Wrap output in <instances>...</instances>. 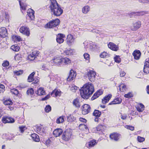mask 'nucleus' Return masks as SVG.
<instances>
[{"mask_svg":"<svg viewBox=\"0 0 149 149\" xmlns=\"http://www.w3.org/2000/svg\"><path fill=\"white\" fill-rule=\"evenodd\" d=\"M86 75L88 76L89 81L91 82L94 81L96 75V73L93 70H89L88 71Z\"/></svg>","mask_w":149,"mask_h":149,"instance_id":"20e7f679","label":"nucleus"},{"mask_svg":"<svg viewBox=\"0 0 149 149\" xmlns=\"http://www.w3.org/2000/svg\"><path fill=\"white\" fill-rule=\"evenodd\" d=\"M140 2L142 3H147L149 4V0H139Z\"/></svg>","mask_w":149,"mask_h":149,"instance_id":"e2e57ef3","label":"nucleus"},{"mask_svg":"<svg viewBox=\"0 0 149 149\" xmlns=\"http://www.w3.org/2000/svg\"><path fill=\"white\" fill-rule=\"evenodd\" d=\"M60 22V20L58 19H53L48 22L45 26L46 28H53L58 26Z\"/></svg>","mask_w":149,"mask_h":149,"instance_id":"7ed1b4c3","label":"nucleus"},{"mask_svg":"<svg viewBox=\"0 0 149 149\" xmlns=\"http://www.w3.org/2000/svg\"><path fill=\"white\" fill-rule=\"evenodd\" d=\"M119 90L121 92H124L126 91V86L123 84H122L119 86Z\"/></svg>","mask_w":149,"mask_h":149,"instance_id":"c9c22d12","label":"nucleus"},{"mask_svg":"<svg viewBox=\"0 0 149 149\" xmlns=\"http://www.w3.org/2000/svg\"><path fill=\"white\" fill-rule=\"evenodd\" d=\"M8 35L7 31L6 28L1 27L0 29V36L2 38H4Z\"/></svg>","mask_w":149,"mask_h":149,"instance_id":"f3484780","label":"nucleus"},{"mask_svg":"<svg viewBox=\"0 0 149 149\" xmlns=\"http://www.w3.org/2000/svg\"><path fill=\"white\" fill-rule=\"evenodd\" d=\"M64 116H60L59 118H57L56 120V122L58 124L62 123L64 121Z\"/></svg>","mask_w":149,"mask_h":149,"instance_id":"e433bc0d","label":"nucleus"},{"mask_svg":"<svg viewBox=\"0 0 149 149\" xmlns=\"http://www.w3.org/2000/svg\"><path fill=\"white\" fill-rule=\"evenodd\" d=\"M61 62L62 63H64L65 64H68L70 63L71 61L69 59L67 58H61Z\"/></svg>","mask_w":149,"mask_h":149,"instance_id":"f704fd0d","label":"nucleus"},{"mask_svg":"<svg viewBox=\"0 0 149 149\" xmlns=\"http://www.w3.org/2000/svg\"><path fill=\"white\" fill-rule=\"evenodd\" d=\"M52 63L56 65H60L62 64L61 58L60 57H55L51 60Z\"/></svg>","mask_w":149,"mask_h":149,"instance_id":"ddd939ff","label":"nucleus"},{"mask_svg":"<svg viewBox=\"0 0 149 149\" xmlns=\"http://www.w3.org/2000/svg\"><path fill=\"white\" fill-rule=\"evenodd\" d=\"M72 135V132H71L65 131L63 134L62 138L65 141H68L71 138Z\"/></svg>","mask_w":149,"mask_h":149,"instance_id":"1a4fd4ad","label":"nucleus"},{"mask_svg":"<svg viewBox=\"0 0 149 149\" xmlns=\"http://www.w3.org/2000/svg\"><path fill=\"white\" fill-rule=\"evenodd\" d=\"M51 143V141L49 139H48L46 141V145L47 146H49Z\"/></svg>","mask_w":149,"mask_h":149,"instance_id":"338daca9","label":"nucleus"},{"mask_svg":"<svg viewBox=\"0 0 149 149\" xmlns=\"http://www.w3.org/2000/svg\"><path fill=\"white\" fill-rule=\"evenodd\" d=\"M50 97V94H48L45 97L41 99L40 101H45L47 100Z\"/></svg>","mask_w":149,"mask_h":149,"instance_id":"bf43d9fd","label":"nucleus"},{"mask_svg":"<svg viewBox=\"0 0 149 149\" xmlns=\"http://www.w3.org/2000/svg\"><path fill=\"white\" fill-rule=\"evenodd\" d=\"M34 93L33 89L31 88L27 90L26 93L28 95H32Z\"/></svg>","mask_w":149,"mask_h":149,"instance_id":"864d4df0","label":"nucleus"},{"mask_svg":"<svg viewBox=\"0 0 149 149\" xmlns=\"http://www.w3.org/2000/svg\"><path fill=\"white\" fill-rule=\"evenodd\" d=\"M84 56L85 59L88 61V62H89V55L87 53H85L84 54Z\"/></svg>","mask_w":149,"mask_h":149,"instance_id":"3c124183","label":"nucleus"},{"mask_svg":"<svg viewBox=\"0 0 149 149\" xmlns=\"http://www.w3.org/2000/svg\"><path fill=\"white\" fill-rule=\"evenodd\" d=\"M62 130L60 128L55 130L53 132V134L56 137L60 136L62 133Z\"/></svg>","mask_w":149,"mask_h":149,"instance_id":"aec40b11","label":"nucleus"},{"mask_svg":"<svg viewBox=\"0 0 149 149\" xmlns=\"http://www.w3.org/2000/svg\"><path fill=\"white\" fill-rule=\"evenodd\" d=\"M65 37V35L61 33L58 34L56 36V40L57 42L59 44L63 43L64 41L63 38Z\"/></svg>","mask_w":149,"mask_h":149,"instance_id":"2eb2a0df","label":"nucleus"},{"mask_svg":"<svg viewBox=\"0 0 149 149\" xmlns=\"http://www.w3.org/2000/svg\"><path fill=\"white\" fill-rule=\"evenodd\" d=\"M14 73L17 75H19L23 73V70H20L18 71H14Z\"/></svg>","mask_w":149,"mask_h":149,"instance_id":"6e6d98bb","label":"nucleus"},{"mask_svg":"<svg viewBox=\"0 0 149 149\" xmlns=\"http://www.w3.org/2000/svg\"><path fill=\"white\" fill-rule=\"evenodd\" d=\"M136 109L139 112H142L144 109V106L142 104H140L137 106Z\"/></svg>","mask_w":149,"mask_h":149,"instance_id":"2f4dec72","label":"nucleus"},{"mask_svg":"<svg viewBox=\"0 0 149 149\" xmlns=\"http://www.w3.org/2000/svg\"><path fill=\"white\" fill-rule=\"evenodd\" d=\"M19 31L22 34L25 35L27 36L29 35V28L26 26H22L20 28Z\"/></svg>","mask_w":149,"mask_h":149,"instance_id":"0eeeda50","label":"nucleus"},{"mask_svg":"<svg viewBox=\"0 0 149 149\" xmlns=\"http://www.w3.org/2000/svg\"><path fill=\"white\" fill-rule=\"evenodd\" d=\"M76 72L73 70H70L68 77L67 78V81H70L73 80L76 77Z\"/></svg>","mask_w":149,"mask_h":149,"instance_id":"9d476101","label":"nucleus"},{"mask_svg":"<svg viewBox=\"0 0 149 149\" xmlns=\"http://www.w3.org/2000/svg\"><path fill=\"white\" fill-rule=\"evenodd\" d=\"M112 95L111 94H109L107 95L102 100V102L104 104H106L108 102L109 100L111 98Z\"/></svg>","mask_w":149,"mask_h":149,"instance_id":"412c9836","label":"nucleus"},{"mask_svg":"<svg viewBox=\"0 0 149 149\" xmlns=\"http://www.w3.org/2000/svg\"><path fill=\"white\" fill-rule=\"evenodd\" d=\"M114 60L115 62L119 63L121 61V59L119 56H116L114 58Z\"/></svg>","mask_w":149,"mask_h":149,"instance_id":"8fccbe9b","label":"nucleus"},{"mask_svg":"<svg viewBox=\"0 0 149 149\" xmlns=\"http://www.w3.org/2000/svg\"><path fill=\"white\" fill-rule=\"evenodd\" d=\"M144 65L149 67V58L146 59Z\"/></svg>","mask_w":149,"mask_h":149,"instance_id":"69168bd1","label":"nucleus"},{"mask_svg":"<svg viewBox=\"0 0 149 149\" xmlns=\"http://www.w3.org/2000/svg\"><path fill=\"white\" fill-rule=\"evenodd\" d=\"M2 121L4 123H13L15 122L14 118L4 116L2 119Z\"/></svg>","mask_w":149,"mask_h":149,"instance_id":"9b49d317","label":"nucleus"},{"mask_svg":"<svg viewBox=\"0 0 149 149\" xmlns=\"http://www.w3.org/2000/svg\"><path fill=\"white\" fill-rule=\"evenodd\" d=\"M46 94L45 91L43 87H41L38 89V95L41 96Z\"/></svg>","mask_w":149,"mask_h":149,"instance_id":"393cba45","label":"nucleus"},{"mask_svg":"<svg viewBox=\"0 0 149 149\" xmlns=\"http://www.w3.org/2000/svg\"><path fill=\"white\" fill-rule=\"evenodd\" d=\"M19 128L20 131L22 133L23 132L24 130L26 129V127L25 126H19Z\"/></svg>","mask_w":149,"mask_h":149,"instance_id":"13d9d810","label":"nucleus"},{"mask_svg":"<svg viewBox=\"0 0 149 149\" xmlns=\"http://www.w3.org/2000/svg\"><path fill=\"white\" fill-rule=\"evenodd\" d=\"M146 13L145 12H133L132 13V14H134L138 15H143L146 14Z\"/></svg>","mask_w":149,"mask_h":149,"instance_id":"49530a36","label":"nucleus"},{"mask_svg":"<svg viewBox=\"0 0 149 149\" xmlns=\"http://www.w3.org/2000/svg\"><path fill=\"white\" fill-rule=\"evenodd\" d=\"M120 135L117 133H114L110 135V138L112 140L115 141H117L119 139Z\"/></svg>","mask_w":149,"mask_h":149,"instance_id":"a211bd4d","label":"nucleus"},{"mask_svg":"<svg viewBox=\"0 0 149 149\" xmlns=\"http://www.w3.org/2000/svg\"><path fill=\"white\" fill-rule=\"evenodd\" d=\"M143 72L146 74L149 73V67L144 65Z\"/></svg>","mask_w":149,"mask_h":149,"instance_id":"de8ad7c7","label":"nucleus"},{"mask_svg":"<svg viewBox=\"0 0 149 149\" xmlns=\"http://www.w3.org/2000/svg\"><path fill=\"white\" fill-rule=\"evenodd\" d=\"M11 48L14 51L18 52L19 50V48L17 45H14L11 46Z\"/></svg>","mask_w":149,"mask_h":149,"instance_id":"58836bf2","label":"nucleus"},{"mask_svg":"<svg viewBox=\"0 0 149 149\" xmlns=\"http://www.w3.org/2000/svg\"><path fill=\"white\" fill-rule=\"evenodd\" d=\"M86 50L88 51L92 49L93 46H92L90 44H88L85 46Z\"/></svg>","mask_w":149,"mask_h":149,"instance_id":"c03bdc74","label":"nucleus"},{"mask_svg":"<svg viewBox=\"0 0 149 149\" xmlns=\"http://www.w3.org/2000/svg\"><path fill=\"white\" fill-rule=\"evenodd\" d=\"M75 38L71 34H68L66 39V43L69 46L71 45L74 42Z\"/></svg>","mask_w":149,"mask_h":149,"instance_id":"6e6552de","label":"nucleus"},{"mask_svg":"<svg viewBox=\"0 0 149 149\" xmlns=\"http://www.w3.org/2000/svg\"><path fill=\"white\" fill-rule=\"evenodd\" d=\"M93 115L96 118H99L101 115V112L98 110H95L93 113Z\"/></svg>","mask_w":149,"mask_h":149,"instance_id":"473e14b6","label":"nucleus"},{"mask_svg":"<svg viewBox=\"0 0 149 149\" xmlns=\"http://www.w3.org/2000/svg\"><path fill=\"white\" fill-rule=\"evenodd\" d=\"M50 95L54 97L60 96L61 95V91L59 90L55 89L51 93Z\"/></svg>","mask_w":149,"mask_h":149,"instance_id":"6ab92c4d","label":"nucleus"},{"mask_svg":"<svg viewBox=\"0 0 149 149\" xmlns=\"http://www.w3.org/2000/svg\"><path fill=\"white\" fill-rule=\"evenodd\" d=\"M91 108L88 104H85L82 106V113L83 115H86L89 113Z\"/></svg>","mask_w":149,"mask_h":149,"instance_id":"39448f33","label":"nucleus"},{"mask_svg":"<svg viewBox=\"0 0 149 149\" xmlns=\"http://www.w3.org/2000/svg\"><path fill=\"white\" fill-rule=\"evenodd\" d=\"M74 52V50L69 48L65 50L64 53L66 55H71L73 54Z\"/></svg>","mask_w":149,"mask_h":149,"instance_id":"cd10ccee","label":"nucleus"},{"mask_svg":"<svg viewBox=\"0 0 149 149\" xmlns=\"http://www.w3.org/2000/svg\"><path fill=\"white\" fill-rule=\"evenodd\" d=\"M45 130L42 127H38V134H40L42 136H44L45 134Z\"/></svg>","mask_w":149,"mask_h":149,"instance_id":"c85d7f7f","label":"nucleus"},{"mask_svg":"<svg viewBox=\"0 0 149 149\" xmlns=\"http://www.w3.org/2000/svg\"><path fill=\"white\" fill-rule=\"evenodd\" d=\"M34 13V11L31 8H29L27 10V15L31 20H33L35 19Z\"/></svg>","mask_w":149,"mask_h":149,"instance_id":"dca6fc26","label":"nucleus"},{"mask_svg":"<svg viewBox=\"0 0 149 149\" xmlns=\"http://www.w3.org/2000/svg\"><path fill=\"white\" fill-rule=\"evenodd\" d=\"M34 54V52H33L32 54H30L28 56V58L30 60H33L35 59L36 56V55Z\"/></svg>","mask_w":149,"mask_h":149,"instance_id":"37998d69","label":"nucleus"},{"mask_svg":"<svg viewBox=\"0 0 149 149\" xmlns=\"http://www.w3.org/2000/svg\"><path fill=\"white\" fill-rule=\"evenodd\" d=\"M132 96L131 93H129L127 94H125L124 96L126 97H130Z\"/></svg>","mask_w":149,"mask_h":149,"instance_id":"774afa93","label":"nucleus"},{"mask_svg":"<svg viewBox=\"0 0 149 149\" xmlns=\"http://www.w3.org/2000/svg\"><path fill=\"white\" fill-rule=\"evenodd\" d=\"M75 120L74 117L71 115H70L67 117V121L68 122H71Z\"/></svg>","mask_w":149,"mask_h":149,"instance_id":"ea45409f","label":"nucleus"},{"mask_svg":"<svg viewBox=\"0 0 149 149\" xmlns=\"http://www.w3.org/2000/svg\"><path fill=\"white\" fill-rule=\"evenodd\" d=\"M141 25V22L137 21L133 22L132 25L130 26V29L133 31H135L139 28Z\"/></svg>","mask_w":149,"mask_h":149,"instance_id":"423d86ee","label":"nucleus"},{"mask_svg":"<svg viewBox=\"0 0 149 149\" xmlns=\"http://www.w3.org/2000/svg\"><path fill=\"white\" fill-rule=\"evenodd\" d=\"M11 92L13 93L16 95H17L19 93L17 89L15 88L11 89Z\"/></svg>","mask_w":149,"mask_h":149,"instance_id":"603ef678","label":"nucleus"},{"mask_svg":"<svg viewBox=\"0 0 149 149\" xmlns=\"http://www.w3.org/2000/svg\"><path fill=\"white\" fill-rule=\"evenodd\" d=\"M133 55L134 56V58L136 59H139L141 56V53L139 50L135 51L133 53Z\"/></svg>","mask_w":149,"mask_h":149,"instance_id":"4be33fe9","label":"nucleus"},{"mask_svg":"<svg viewBox=\"0 0 149 149\" xmlns=\"http://www.w3.org/2000/svg\"><path fill=\"white\" fill-rule=\"evenodd\" d=\"M19 5L20 6L21 10L22 11V10H25L26 9V7L27 6V5L25 3L21 2V1H19Z\"/></svg>","mask_w":149,"mask_h":149,"instance_id":"c756f323","label":"nucleus"},{"mask_svg":"<svg viewBox=\"0 0 149 149\" xmlns=\"http://www.w3.org/2000/svg\"><path fill=\"white\" fill-rule=\"evenodd\" d=\"M4 104L5 105H12L13 104V102L10 100L9 99L6 100L4 102Z\"/></svg>","mask_w":149,"mask_h":149,"instance_id":"79ce46f5","label":"nucleus"},{"mask_svg":"<svg viewBox=\"0 0 149 149\" xmlns=\"http://www.w3.org/2000/svg\"><path fill=\"white\" fill-rule=\"evenodd\" d=\"M108 46L111 49L115 51H117L119 49L118 45L112 42H110L108 44Z\"/></svg>","mask_w":149,"mask_h":149,"instance_id":"4468645a","label":"nucleus"},{"mask_svg":"<svg viewBox=\"0 0 149 149\" xmlns=\"http://www.w3.org/2000/svg\"><path fill=\"white\" fill-rule=\"evenodd\" d=\"M94 90V87L92 84L90 83L86 84L81 88V95L83 98L87 99L93 93Z\"/></svg>","mask_w":149,"mask_h":149,"instance_id":"f257e3e1","label":"nucleus"},{"mask_svg":"<svg viewBox=\"0 0 149 149\" xmlns=\"http://www.w3.org/2000/svg\"><path fill=\"white\" fill-rule=\"evenodd\" d=\"M122 100L120 98L117 97L115 98L114 100L111 102L109 103V105L119 104L121 103Z\"/></svg>","mask_w":149,"mask_h":149,"instance_id":"b1692460","label":"nucleus"},{"mask_svg":"<svg viewBox=\"0 0 149 149\" xmlns=\"http://www.w3.org/2000/svg\"><path fill=\"white\" fill-rule=\"evenodd\" d=\"M78 87L75 86L73 85L71 88V90L73 92H75V90H77Z\"/></svg>","mask_w":149,"mask_h":149,"instance_id":"0e129e2a","label":"nucleus"},{"mask_svg":"<svg viewBox=\"0 0 149 149\" xmlns=\"http://www.w3.org/2000/svg\"><path fill=\"white\" fill-rule=\"evenodd\" d=\"M90 7L88 6H86L83 7L82 9V12L84 14H87L90 10Z\"/></svg>","mask_w":149,"mask_h":149,"instance_id":"a878e982","label":"nucleus"},{"mask_svg":"<svg viewBox=\"0 0 149 149\" xmlns=\"http://www.w3.org/2000/svg\"><path fill=\"white\" fill-rule=\"evenodd\" d=\"M105 127L102 125H98L96 127V133L100 134H103V132L105 130Z\"/></svg>","mask_w":149,"mask_h":149,"instance_id":"f8f14e48","label":"nucleus"},{"mask_svg":"<svg viewBox=\"0 0 149 149\" xmlns=\"http://www.w3.org/2000/svg\"><path fill=\"white\" fill-rule=\"evenodd\" d=\"M50 4L49 6L51 12L55 16H60L63 13V10L56 0H50Z\"/></svg>","mask_w":149,"mask_h":149,"instance_id":"f03ea898","label":"nucleus"},{"mask_svg":"<svg viewBox=\"0 0 149 149\" xmlns=\"http://www.w3.org/2000/svg\"><path fill=\"white\" fill-rule=\"evenodd\" d=\"M79 127L80 128L84 130H87L88 129V127L84 124H80L79 125Z\"/></svg>","mask_w":149,"mask_h":149,"instance_id":"4d7b16f0","label":"nucleus"},{"mask_svg":"<svg viewBox=\"0 0 149 149\" xmlns=\"http://www.w3.org/2000/svg\"><path fill=\"white\" fill-rule=\"evenodd\" d=\"M102 93L103 92L101 90H100L97 91L94 94L92 97H91L92 100H93L95 99L98 97L99 96L101 95Z\"/></svg>","mask_w":149,"mask_h":149,"instance_id":"5701e85b","label":"nucleus"},{"mask_svg":"<svg viewBox=\"0 0 149 149\" xmlns=\"http://www.w3.org/2000/svg\"><path fill=\"white\" fill-rule=\"evenodd\" d=\"M137 139L138 141L140 142H142L145 140V139L143 137L140 136H138Z\"/></svg>","mask_w":149,"mask_h":149,"instance_id":"680f3d73","label":"nucleus"},{"mask_svg":"<svg viewBox=\"0 0 149 149\" xmlns=\"http://www.w3.org/2000/svg\"><path fill=\"white\" fill-rule=\"evenodd\" d=\"M51 110V107L49 105L46 106L45 108V111L46 112L48 113Z\"/></svg>","mask_w":149,"mask_h":149,"instance_id":"09e8293b","label":"nucleus"},{"mask_svg":"<svg viewBox=\"0 0 149 149\" xmlns=\"http://www.w3.org/2000/svg\"><path fill=\"white\" fill-rule=\"evenodd\" d=\"M74 106L77 107H79L80 106V103L78 99L77 98L74 99L72 102Z\"/></svg>","mask_w":149,"mask_h":149,"instance_id":"7c9ffc66","label":"nucleus"},{"mask_svg":"<svg viewBox=\"0 0 149 149\" xmlns=\"http://www.w3.org/2000/svg\"><path fill=\"white\" fill-rule=\"evenodd\" d=\"M5 86L2 84H0V93H3L5 90Z\"/></svg>","mask_w":149,"mask_h":149,"instance_id":"5fc2aeb1","label":"nucleus"},{"mask_svg":"<svg viewBox=\"0 0 149 149\" xmlns=\"http://www.w3.org/2000/svg\"><path fill=\"white\" fill-rule=\"evenodd\" d=\"M108 56L109 54L108 53L105 52L101 53L100 55V57L102 58H106Z\"/></svg>","mask_w":149,"mask_h":149,"instance_id":"a19ab883","label":"nucleus"},{"mask_svg":"<svg viewBox=\"0 0 149 149\" xmlns=\"http://www.w3.org/2000/svg\"><path fill=\"white\" fill-rule=\"evenodd\" d=\"M97 143L96 140H92L88 143V148H90L94 146Z\"/></svg>","mask_w":149,"mask_h":149,"instance_id":"72a5a7b5","label":"nucleus"},{"mask_svg":"<svg viewBox=\"0 0 149 149\" xmlns=\"http://www.w3.org/2000/svg\"><path fill=\"white\" fill-rule=\"evenodd\" d=\"M13 39L14 41H20L22 40L21 38L19 36H13Z\"/></svg>","mask_w":149,"mask_h":149,"instance_id":"4c0bfd02","label":"nucleus"},{"mask_svg":"<svg viewBox=\"0 0 149 149\" xmlns=\"http://www.w3.org/2000/svg\"><path fill=\"white\" fill-rule=\"evenodd\" d=\"M35 74V72H33L29 75L27 79L28 82H31L34 81V79L33 77Z\"/></svg>","mask_w":149,"mask_h":149,"instance_id":"bb28decb","label":"nucleus"},{"mask_svg":"<svg viewBox=\"0 0 149 149\" xmlns=\"http://www.w3.org/2000/svg\"><path fill=\"white\" fill-rule=\"evenodd\" d=\"M31 136L33 140L35 142H37V135L36 134L34 133L31 134Z\"/></svg>","mask_w":149,"mask_h":149,"instance_id":"a18cd8bd","label":"nucleus"},{"mask_svg":"<svg viewBox=\"0 0 149 149\" xmlns=\"http://www.w3.org/2000/svg\"><path fill=\"white\" fill-rule=\"evenodd\" d=\"M125 128L131 131L134 130V127L130 125H126L125 126Z\"/></svg>","mask_w":149,"mask_h":149,"instance_id":"052dcab7","label":"nucleus"}]
</instances>
